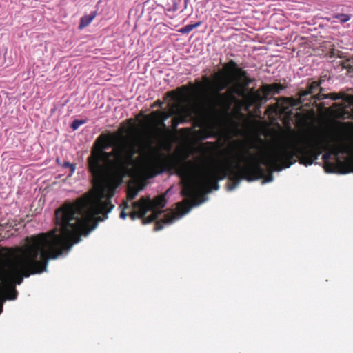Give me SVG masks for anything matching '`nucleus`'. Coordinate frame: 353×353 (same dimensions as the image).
I'll return each instance as SVG.
<instances>
[{
	"label": "nucleus",
	"instance_id": "nucleus-1",
	"mask_svg": "<svg viewBox=\"0 0 353 353\" xmlns=\"http://www.w3.org/2000/svg\"><path fill=\"white\" fill-rule=\"evenodd\" d=\"M56 228L26 239L25 248H17L8 270L0 276V299L15 300L23 277L47 272L50 259L67 254L71 247L88 234V192L74 203L67 202L54 213Z\"/></svg>",
	"mask_w": 353,
	"mask_h": 353
},
{
	"label": "nucleus",
	"instance_id": "nucleus-2",
	"mask_svg": "<svg viewBox=\"0 0 353 353\" xmlns=\"http://www.w3.org/2000/svg\"><path fill=\"white\" fill-rule=\"evenodd\" d=\"M255 148L254 144L248 148L247 143L243 140L232 141L229 145L228 153L236 161L234 166L230 164L225 167L201 171L200 159L197 161H183L179 167L178 174L183 183L181 195L188 198L176 203L179 212L181 215L185 214L193 206L199 203L196 197L197 188L205 193H209L212 190H217L219 188V181L228 177L232 183L229 188L232 190L239 185L241 180L252 181L264 176L265 172L262 164L264 165L263 160L267 152H263L259 159L250 151L251 148Z\"/></svg>",
	"mask_w": 353,
	"mask_h": 353
},
{
	"label": "nucleus",
	"instance_id": "nucleus-3",
	"mask_svg": "<svg viewBox=\"0 0 353 353\" xmlns=\"http://www.w3.org/2000/svg\"><path fill=\"white\" fill-rule=\"evenodd\" d=\"M100 148L99 159L103 164L99 166V173L94 183V190L90 188V233L99 222L108 218V214L114 205L111 202L120 179L115 172L117 162L112 158L114 152L103 150L109 146L108 140L101 135L97 141Z\"/></svg>",
	"mask_w": 353,
	"mask_h": 353
},
{
	"label": "nucleus",
	"instance_id": "nucleus-4",
	"mask_svg": "<svg viewBox=\"0 0 353 353\" xmlns=\"http://www.w3.org/2000/svg\"><path fill=\"white\" fill-rule=\"evenodd\" d=\"M301 142L302 144L290 142L274 147L267 152L263 163L271 172L290 168L297 160L301 165H311L322 153L324 140L311 143L308 139H302Z\"/></svg>",
	"mask_w": 353,
	"mask_h": 353
},
{
	"label": "nucleus",
	"instance_id": "nucleus-5",
	"mask_svg": "<svg viewBox=\"0 0 353 353\" xmlns=\"http://www.w3.org/2000/svg\"><path fill=\"white\" fill-rule=\"evenodd\" d=\"M202 79L203 83L209 86L212 94L208 110L213 119L217 106L229 108L232 102L236 99V96L243 99L249 92L248 86L245 85L243 81L227 79L223 71L216 72L213 80L207 76H203Z\"/></svg>",
	"mask_w": 353,
	"mask_h": 353
},
{
	"label": "nucleus",
	"instance_id": "nucleus-6",
	"mask_svg": "<svg viewBox=\"0 0 353 353\" xmlns=\"http://www.w3.org/2000/svg\"><path fill=\"white\" fill-rule=\"evenodd\" d=\"M172 164V157L159 152L147 159L144 163V170L150 176L153 177L170 170Z\"/></svg>",
	"mask_w": 353,
	"mask_h": 353
},
{
	"label": "nucleus",
	"instance_id": "nucleus-7",
	"mask_svg": "<svg viewBox=\"0 0 353 353\" xmlns=\"http://www.w3.org/2000/svg\"><path fill=\"white\" fill-rule=\"evenodd\" d=\"M188 89L186 86H182L179 88L177 90H172L170 92H167L165 95L167 97H170L172 99L179 101L181 98V94L178 93L179 92H185ZM181 103L180 102L174 103L170 105L169 110L168 111L164 110H156L153 111L150 114H149V117H159L162 121H165L168 119L172 117L174 114H176L177 109L179 108Z\"/></svg>",
	"mask_w": 353,
	"mask_h": 353
},
{
	"label": "nucleus",
	"instance_id": "nucleus-8",
	"mask_svg": "<svg viewBox=\"0 0 353 353\" xmlns=\"http://www.w3.org/2000/svg\"><path fill=\"white\" fill-rule=\"evenodd\" d=\"M144 200V203L147 206V210L152 211V214L143 219V224L152 223L157 220L159 215L163 212L161 210L166 205V199L165 194H161L156 196L153 200L149 198L141 197Z\"/></svg>",
	"mask_w": 353,
	"mask_h": 353
},
{
	"label": "nucleus",
	"instance_id": "nucleus-9",
	"mask_svg": "<svg viewBox=\"0 0 353 353\" xmlns=\"http://www.w3.org/2000/svg\"><path fill=\"white\" fill-rule=\"evenodd\" d=\"M324 169L327 173L353 172V157L347 159L345 162L337 159V163H324Z\"/></svg>",
	"mask_w": 353,
	"mask_h": 353
},
{
	"label": "nucleus",
	"instance_id": "nucleus-10",
	"mask_svg": "<svg viewBox=\"0 0 353 353\" xmlns=\"http://www.w3.org/2000/svg\"><path fill=\"white\" fill-rule=\"evenodd\" d=\"M194 111L189 106L180 105L177 109L176 114L172 116L171 128L173 130H176L180 123H184L193 118Z\"/></svg>",
	"mask_w": 353,
	"mask_h": 353
},
{
	"label": "nucleus",
	"instance_id": "nucleus-11",
	"mask_svg": "<svg viewBox=\"0 0 353 353\" xmlns=\"http://www.w3.org/2000/svg\"><path fill=\"white\" fill-rule=\"evenodd\" d=\"M261 92L262 91L261 90V88L258 90L251 88L243 99L248 104L249 106H259L263 101L266 100L267 99L264 95H261Z\"/></svg>",
	"mask_w": 353,
	"mask_h": 353
},
{
	"label": "nucleus",
	"instance_id": "nucleus-12",
	"mask_svg": "<svg viewBox=\"0 0 353 353\" xmlns=\"http://www.w3.org/2000/svg\"><path fill=\"white\" fill-rule=\"evenodd\" d=\"M144 203V200L141 198L133 203V210L129 214L131 219L134 220L138 217L142 219L143 223V219L147 218L145 216L148 212L147 206Z\"/></svg>",
	"mask_w": 353,
	"mask_h": 353
},
{
	"label": "nucleus",
	"instance_id": "nucleus-13",
	"mask_svg": "<svg viewBox=\"0 0 353 353\" xmlns=\"http://www.w3.org/2000/svg\"><path fill=\"white\" fill-rule=\"evenodd\" d=\"M322 83V80L320 79L318 81H312L307 86V88L305 90H301L300 91V96L301 97H305L307 99V97L308 96H311V98L315 100L314 96L315 93L318 92L319 93L320 92H323V88L321 87V85ZM317 93L316 94V95Z\"/></svg>",
	"mask_w": 353,
	"mask_h": 353
},
{
	"label": "nucleus",
	"instance_id": "nucleus-14",
	"mask_svg": "<svg viewBox=\"0 0 353 353\" xmlns=\"http://www.w3.org/2000/svg\"><path fill=\"white\" fill-rule=\"evenodd\" d=\"M243 70L239 68L234 60H230L223 65V70L226 78H237Z\"/></svg>",
	"mask_w": 353,
	"mask_h": 353
},
{
	"label": "nucleus",
	"instance_id": "nucleus-15",
	"mask_svg": "<svg viewBox=\"0 0 353 353\" xmlns=\"http://www.w3.org/2000/svg\"><path fill=\"white\" fill-rule=\"evenodd\" d=\"M195 136L200 140H204L210 137H214L217 135L215 127L212 124H208L202 129L194 132Z\"/></svg>",
	"mask_w": 353,
	"mask_h": 353
},
{
	"label": "nucleus",
	"instance_id": "nucleus-16",
	"mask_svg": "<svg viewBox=\"0 0 353 353\" xmlns=\"http://www.w3.org/2000/svg\"><path fill=\"white\" fill-rule=\"evenodd\" d=\"M179 216L175 212L171 211L164 214L163 218L156 221L154 231H159L163 228L164 224H170Z\"/></svg>",
	"mask_w": 353,
	"mask_h": 353
},
{
	"label": "nucleus",
	"instance_id": "nucleus-17",
	"mask_svg": "<svg viewBox=\"0 0 353 353\" xmlns=\"http://www.w3.org/2000/svg\"><path fill=\"white\" fill-rule=\"evenodd\" d=\"M283 86L281 83H274L272 84H264L261 86V90L265 97H268L270 94H279Z\"/></svg>",
	"mask_w": 353,
	"mask_h": 353
},
{
	"label": "nucleus",
	"instance_id": "nucleus-18",
	"mask_svg": "<svg viewBox=\"0 0 353 353\" xmlns=\"http://www.w3.org/2000/svg\"><path fill=\"white\" fill-rule=\"evenodd\" d=\"M315 101H321L325 99H330L332 100L336 101L339 99H342L346 101L347 94L344 92L339 93H330V94H324L321 92L317 93L314 97Z\"/></svg>",
	"mask_w": 353,
	"mask_h": 353
},
{
	"label": "nucleus",
	"instance_id": "nucleus-19",
	"mask_svg": "<svg viewBox=\"0 0 353 353\" xmlns=\"http://www.w3.org/2000/svg\"><path fill=\"white\" fill-rule=\"evenodd\" d=\"M147 119L150 120V122L154 125L155 129L157 131L163 130L168 131V128L166 125L165 121H162L159 117H149V115L147 117Z\"/></svg>",
	"mask_w": 353,
	"mask_h": 353
},
{
	"label": "nucleus",
	"instance_id": "nucleus-20",
	"mask_svg": "<svg viewBox=\"0 0 353 353\" xmlns=\"http://www.w3.org/2000/svg\"><path fill=\"white\" fill-rule=\"evenodd\" d=\"M341 152H342V151L341 150L339 146H334L330 151L325 152L323 154L322 159H323L324 163L329 162L328 160L330 159L331 155L333 154L335 157H337L339 155V154Z\"/></svg>",
	"mask_w": 353,
	"mask_h": 353
},
{
	"label": "nucleus",
	"instance_id": "nucleus-21",
	"mask_svg": "<svg viewBox=\"0 0 353 353\" xmlns=\"http://www.w3.org/2000/svg\"><path fill=\"white\" fill-rule=\"evenodd\" d=\"M201 22L199 21L194 24H188L179 30V32L182 34H188L194 28L199 27L201 25Z\"/></svg>",
	"mask_w": 353,
	"mask_h": 353
},
{
	"label": "nucleus",
	"instance_id": "nucleus-22",
	"mask_svg": "<svg viewBox=\"0 0 353 353\" xmlns=\"http://www.w3.org/2000/svg\"><path fill=\"white\" fill-rule=\"evenodd\" d=\"M299 97L297 99L289 98L290 103L292 106H298L304 103L306 100L305 97H301L300 91L298 93Z\"/></svg>",
	"mask_w": 353,
	"mask_h": 353
},
{
	"label": "nucleus",
	"instance_id": "nucleus-23",
	"mask_svg": "<svg viewBox=\"0 0 353 353\" xmlns=\"http://www.w3.org/2000/svg\"><path fill=\"white\" fill-rule=\"evenodd\" d=\"M333 18L337 19L340 23H344L350 20L351 15L347 14H335L333 15Z\"/></svg>",
	"mask_w": 353,
	"mask_h": 353
},
{
	"label": "nucleus",
	"instance_id": "nucleus-24",
	"mask_svg": "<svg viewBox=\"0 0 353 353\" xmlns=\"http://www.w3.org/2000/svg\"><path fill=\"white\" fill-rule=\"evenodd\" d=\"M138 190L134 188H130L127 192V198L128 200L132 201L137 196Z\"/></svg>",
	"mask_w": 353,
	"mask_h": 353
},
{
	"label": "nucleus",
	"instance_id": "nucleus-25",
	"mask_svg": "<svg viewBox=\"0 0 353 353\" xmlns=\"http://www.w3.org/2000/svg\"><path fill=\"white\" fill-rule=\"evenodd\" d=\"M86 122V119H75L71 124V128L75 130H77L81 125L84 124Z\"/></svg>",
	"mask_w": 353,
	"mask_h": 353
},
{
	"label": "nucleus",
	"instance_id": "nucleus-26",
	"mask_svg": "<svg viewBox=\"0 0 353 353\" xmlns=\"http://www.w3.org/2000/svg\"><path fill=\"white\" fill-rule=\"evenodd\" d=\"M87 26H88V16L85 15L82 17L81 19V23L79 26V28L82 29L83 28H85Z\"/></svg>",
	"mask_w": 353,
	"mask_h": 353
},
{
	"label": "nucleus",
	"instance_id": "nucleus-27",
	"mask_svg": "<svg viewBox=\"0 0 353 353\" xmlns=\"http://www.w3.org/2000/svg\"><path fill=\"white\" fill-rule=\"evenodd\" d=\"M62 166L64 168H69L70 174L73 173L75 170V165L74 164L70 163L69 161H64Z\"/></svg>",
	"mask_w": 353,
	"mask_h": 353
},
{
	"label": "nucleus",
	"instance_id": "nucleus-28",
	"mask_svg": "<svg viewBox=\"0 0 353 353\" xmlns=\"http://www.w3.org/2000/svg\"><path fill=\"white\" fill-rule=\"evenodd\" d=\"M247 75H248V72L245 70H243L242 71V72H241V74H239V76L237 78H231V77H230L229 79H233V81L234 80H242L244 78H245V77Z\"/></svg>",
	"mask_w": 353,
	"mask_h": 353
},
{
	"label": "nucleus",
	"instance_id": "nucleus-29",
	"mask_svg": "<svg viewBox=\"0 0 353 353\" xmlns=\"http://www.w3.org/2000/svg\"><path fill=\"white\" fill-rule=\"evenodd\" d=\"M241 81H243L245 85L249 86L254 81V79H251L248 75H247L245 78Z\"/></svg>",
	"mask_w": 353,
	"mask_h": 353
},
{
	"label": "nucleus",
	"instance_id": "nucleus-30",
	"mask_svg": "<svg viewBox=\"0 0 353 353\" xmlns=\"http://www.w3.org/2000/svg\"><path fill=\"white\" fill-rule=\"evenodd\" d=\"M264 172H265V170H264ZM261 179H264L263 183H265V182H271L273 180V176L270 173L268 176H265V174L264 176H263Z\"/></svg>",
	"mask_w": 353,
	"mask_h": 353
},
{
	"label": "nucleus",
	"instance_id": "nucleus-31",
	"mask_svg": "<svg viewBox=\"0 0 353 353\" xmlns=\"http://www.w3.org/2000/svg\"><path fill=\"white\" fill-rule=\"evenodd\" d=\"M346 102L353 103V95L347 94Z\"/></svg>",
	"mask_w": 353,
	"mask_h": 353
},
{
	"label": "nucleus",
	"instance_id": "nucleus-32",
	"mask_svg": "<svg viewBox=\"0 0 353 353\" xmlns=\"http://www.w3.org/2000/svg\"><path fill=\"white\" fill-rule=\"evenodd\" d=\"M89 161H90V172H92V169H93V163H92V159L91 156H90Z\"/></svg>",
	"mask_w": 353,
	"mask_h": 353
},
{
	"label": "nucleus",
	"instance_id": "nucleus-33",
	"mask_svg": "<svg viewBox=\"0 0 353 353\" xmlns=\"http://www.w3.org/2000/svg\"><path fill=\"white\" fill-rule=\"evenodd\" d=\"M126 216H127V214H126V213L125 212V211L123 210L121 212V213H120V217H121V219H125V218H126Z\"/></svg>",
	"mask_w": 353,
	"mask_h": 353
},
{
	"label": "nucleus",
	"instance_id": "nucleus-34",
	"mask_svg": "<svg viewBox=\"0 0 353 353\" xmlns=\"http://www.w3.org/2000/svg\"><path fill=\"white\" fill-rule=\"evenodd\" d=\"M163 104V103L162 101H161L160 100H158L154 103V105L159 106V107H161Z\"/></svg>",
	"mask_w": 353,
	"mask_h": 353
},
{
	"label": "nucleus",
	"instance_id": "nucleus-35",
	"mask_svg": "<svg viewBox=\"0 0 353 353\" xmlns=\"http://www.w3.org/2000/svg\"><path fill=\"white\" fill-rule=\"evenodd\" d=\"M95 17V13L90 14V23L92 21V19Z\"/></svg>",
	"mask_w": 353,
	"mask_h": 353
},
{
	"label": "nucleus",
	"instance_id": "nucleus-36",
	"mask_svg": "<svg viewBox=\"0 0 353 353\" xmlns=\"http://www.w3.org/2000/svg\"><path fill=\"white\" fill-rule=\"evenodd\" d=\"M189 1H190V0H184L185 8H186V7H187V5H188V3H189Z\"/></svg>",
	"mask_w": 353,
	"mask_h": 353
},
{
	"label": "nucleus",
	"instance_id": "nucleus-37",
	"mask_svg": "<svg viewBox=\"0 0 353 353\" xmlns=\"http://www.w3.org/2000/svg\"><path fill=\"white\" fill-rule=\"evenodd\" d=\"M204 123H205V126H206L208 124H210V123H206V121H204ZM210 124H212V125H214V127H216L215 123H210ZM216 128H215V129H216Z\"/></svg>",
	"mask_w": 353,
	"mask_h": 353
},
{
	"label": "nucleus",
	"instance_id": "nucleus-38",
	"mask_svg": "<svg viewBox=\"0 0 353 353\" xmlns=\"http://www.w3.org/2000/svg\"><path fill=\"white\" fill-rule=\"evenodd\" d=\"M2 310H3V306H2V303H1V305H0V314L2 312Z\"/></svg>",
	"mask_w": 353,
	"mask_h": 353
},
{
	"label": "nucleus",
	"instance_id": "nucleus-39",
	"mask_svg": "<svg viewBox=\"0 0 353 353\" xmlns=\"http://www.w3.org/2000/svg\"><path fill=\"white\" fill-rule=\"evenodd\" d=\"M134 148L132 149V152H131V157L134 154Z\"/></svg>",
	"mask_w": 353,
	"mask_h": 353
},
{
	"label": "nucleus",
	"instance_id": "nucleus-40",
	"mask_svg": "<svg viewBox=\"0 0 353 353\" xmlns=\"http://www.w3.org/2000/svg\"><path fill=\"white\" fill-rule=\"evenodd\" d=\"M201 125H202V123H201V122H199L196 125H197V126H201Z\"/></svg>",
	"mask_w": 353,
	"mask_h": 353
},
{
	"label": "nucleus",
	"instance_id": "nucleus-41",
	"mask_svg": "<svg viewBox=\"0 0 353 353\" xmlns=\"http://www.w3.org/2000/svg\"><path fill=\"white\" fill-rule=\"evenodd\" d=\"M207 144H208V145H212V144H214V143H212V142H207Z\"/></svg>",
	"mask_w": 353,
	"mask_h": 353
},
{
	"label": "nucleus",
	"instance_id": "nucleus-42",
	"mask_svg": "<svg viewBox=\"0 0 353 353\" xmlns=\"http://www.w3.org/2000/svg\"><path fill=\"white\" fill-rule=\"evenodd\" d=\"M125 208H128V205L127 203H125Z\"/></svg>",
	"mask_w": 353,
	"mask_h": 353
},
{
	"label": "nucleus",
	"instance_id": "nucleus-43",
	"mask_svg": "<svg viewBox=\"0 0 353 353\" xmlns=\"http://www.w3.org/2000/svg\"><path fill=\"white\" fill-rule=\"evenodd\" d=\"M334 106H337V105H338V103H334Z\"/></svg>",
	"mask_w": 353,
	"mask_h": 353
},
{
	"label": "nucleus",
	"instance_id": "nucleus-44",
	"mask_svg": "<svg viewBox=\"0 0 353 353\" xmlns=\"http://www.w3.org/2000/svg\"><path fill=\"white\" fill-rule=\"evenodd\" d=\"M202 85H203V83H199V86H202Z\"/></svg>",
	"mask_w": 353,
	"mask_h": 353
}]
</instances>
